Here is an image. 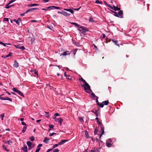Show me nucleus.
Segmentation results:
<instances>
[{"mask_svg": "<svg viewBox=\"0 0 152 152\" xmlns=\"http://www.w3.org/2000/svg\"><path fill=\"white\" fill-rule=\"evenodd\" d=\"M82 86L84 87V90L86 92L90 93V91L92 92V91L91 90L90 86L86 82L84 83V85H82Z\"/></svg>", "mask_w": 152, "mask_h": 152, "instance_id": "f257e3e1", "label": "nucleus"}, {"mask_svg": "<svg viewBox=\"0 0 152 152\" xmlns=\"http://www.w3.org/2000/svg\"><path fill=\"white\" fill-rule=\"evenodd\" d=\"M106 145L108 147H110L113 144L112 140L110 139H108L106 142Z\"/></svg>", "mask_w": 152, "mask_h": 152, "instance_id": "f03ea898", "label": "nucleus"}, {"mask_svg": "<svg viewBox=\"0 0 152 152\" xmlns=\"http://www.w3.org/2000/svg\"><path fill=\"white\" fill-rule=\"evenodd\" d=\"M72 24H74L75 25V26L77 27L80 28H81L83 29V32H84L86 31V29L83 26L80 27V25H79L77 23H71Z\"/></svg>", "mask_w": 152, "mask_h": 152, "instance_id": "7ed1b4c3", "label": "nucleus"}, {"mask_svg": "<svg viewBox=\"0 0 152 152\" xmlns=\"http://www.w3.org/2000/svg\"><path fill=\"white\" fill-rule=\"evenodd\" d=\"M12 90L13 91L18 94L20 96L24 97V95L20 91L16 89L15 88H13L12 89Z\"/></svg>", "mask_w": 152, "mask_h": 152, "instance_id": "20e7f679", "label": "nucleus"}, {"mask_svg": "<svg viewBox=\"0 0 152 152\" xmlns=\"http://www.w3.org/2000/svg\"><path fill=\"white\" fill-rule=\"evenodd\" d=\"M27 145L28 146V150H30L32 148L34 147V146L32 144L31 142L30 141H27L26 142Z\"/></svg>", "mask_w": 152, "mask_h": 152, "instance_id": "39448f33", "label": "nucleus"}, {"mask_svg": "<svg viewBox=\"0 0 152 152\" xmlns=\"http://www.w3.org/2000/svg\"><path fill=\"white\" fill-rule=\"evenodd\" d=\"M107 6L109 7L111 9H113L115 11H119L120 10V8H119L117 7H116L114 6H113V7H112L110 5H107Z\"/></svg>", "mask_w": 152, "mask_h": 152, "instance_id": "423d86ee", "label": "nucleus"}, {"mask_svg": "<svg viewBox=\"0 0 152 152\" xmlns=\"http://www.w3.org/2000/svg\"><path fill=\"white\" fill-rule=\"evenodd\" d=\"M97 122L98 123L99 125L100 126L101 130L102 131V133L100 136V137L104 134V128L102 127V122H100L99 121H97Z\"/></svg>", "mask_w": 152, "mask_h": 152, "instance_id": "0eeeda50", "label": "nucleus"}, {"mask_svg": "<svg viewBox=\"0 0 152 152\" xmlns=\"http://www.w3.org/2000/svg\"><path fill=\"white\" fill-rule=\"evenodd\" d=\"M56 121L58 122L60 125H61L62 124V123L63 121V119H61L60 118H56L55 119H54Z\"/></svg>", "mask_w": 152, "mask_h": 152, "instance_id": "6e6552de", "label": "nucleus"}, {"mask_svg": "<svg viewBox=\"0 0 152 152\" xmlns=\"http://www.w3.org/2000/svg\"><path fill=\"white\" fill-rule=\"evenodd\" d=\"M39 10L38 8H32L31 9H29L27 10L26 12H25V13H28V12H32L34 11L35 10Z\"/></svg>", "mask_w": 152, "mask_h": 152, "instance_id": "1a4fd4ad", "label": "nucleus"}, {"mask_svg": "<svg viewBox=\"0 0 152 152\" xmlns=\"http://www.w3.org/2000/svg\"><path fill=\"white\" fill-rule=\"evenodd\" d=\"M119 11L118 12V17L122 18H123V11L122 10H119Z\"/></svg>", "mask_w": 152, "mask_h": 152, "instance_id": "9d476101", "label": "nucleus"}, {"mask_svg": "<svg viewBox=\"0 0 152 152\" xmlns=\"http://www.w3.org/2000/svg\"><path fill=\"white\" fill-rule=\"evenodd\" d=\"M61 14L63 15H64L68 17L70 15V14L69 13H68L66 12H65L64 11H62Z\"/></svg>", "mask_w": 152, "mask_h": 152, "instance_id": "9b49d317", "label": "nucleus"}, {"mask_svg": "<svg viewBox=\"0 0 152 152\" xmlns=\"http://www.w3.org/2000/svg\"><path fill=\"white\" fill-rule=\"evenodd\" d=\"M21 150H23L24 152H27V146L25 145H24L23 147L22 148Z\"/></svg>", "mask_w": 152, "mask_h": 152, "instance_id": "f8f14e48", "label": "nucleus"}, {"mask_svg": "<svg viewBox=\"0 0 152 152\" xmlns=\"http://www.w3.org/2000/svg\"><path fill=\"white\" fill-rule=\"evenodd\" d=\"M68 141V140H61V141L58 142V145H63L65 142Z\"/></svg>", "mask_w": 152, "mask_h": 152, "instance_id": "ddd939ff", "label": "nucleus"}, {"mask_svg": "<svg viewBox=\"0 0 152 152\" xmlns=\"http://www.w3.org/2000/svg\"><path fill=\"white\" fill-rule=\"evenodd\" d=\"M64 10H65V11H67L69 12L72 14H73L74 12L71 9H65H65H64Z\"/></svg>", "mask_w": 152, "mask_h": 152, "instance_id": "4468645a", "label": "nucleus"}, {"mask_svg": "<svg viewBox=\"0 0 152 152\" xmlns=\"http://www.w3.org/2000/svg\"><path fill=\"white\" fill-rule=\"evenodd\" d=\"M70 54V53L69 51H67L66 52H64L63 54H61L60 55V56L62 55L63 56H66L67 55H69Z\"/></svg>", "mask_w": 152, "mask_h": 152, "instance_id": "2eb2a0df", "label": "nucleus"}, {"mask_svg": "<svg viewBox=\"0 0 152 152\" xmlns=\"http://www.w3.org/2000/svg\"><path fill=\"white\" fill-rule=\"evenodd\" d=\"M60 116V115L59 113H56L53 115V119H56V118H57L56 117V116Z\"/></svg>", "mask_w": 152, "mask_h": 152, "instance_id": "dca6fc26", "label": "nucleus"}, {"mask_svg": "<svg viewBox=\"0 0 152 152\" xmlns=\"http://www.w3.org/2000/svg\"><path fill=\"white\" fill-rule=\"evenodd\" d=\"M49 140L50 139H48L47 137H45L44 138V139L43 142L46 143L48 144Z\"/></svg>", "mask_w": 152, "mask_h": 152, "instance_id": "f3484780", "label": "nucleus"}, {"mask_svg": "<svg viewBox=\"0 0 152 152\" xmlns=\"http://www.w3.org/2000/svg\"><path fill=\"white\" fill-rule=\"evenodd\" d=\"M13 66L17 68L18 66V64L16 61H15Z\"/></svg>", "mask_w": 152, "mask_h": 152, "instance_id": "a211bd4d", "label": "nucleus"}, {"mask_svg": "<svg viewBox=\"0 0 152 152\" xmlns=\"http://www.w3.org/2000/svg\"><path fill=\"white\" fill-rule=\"evenodd\" d=\"M10 4H9V3H8V4H7L6 7H5V8H6V9H9L12 7L14 5H9Z\"/></svg>", "mask_w": 152, "mask_h": 152, "instance_id": "6ab92c4d", "label": "nucleus"}, {"mask_svg": "<svg viewBox=\"0 0 152 152\" xmlns=\"http://www.w3.org/2000/svg\"><path fill=\"white\" fill-rule=\"evenodd\" d=\"M39 5L38 4H30L28 5V7H33L34 6H37Z\"/></svg>", "mask_w": 152, "mask_h": 152, "instance_id": "aec40b11", "label": "nucleus"}, {"mask_svg": "<svg viewBox=\"0 0 152 152\" xmlns=\"http://www.w3.org/2000/svg\"><path fill=\"white\" fill-rule=\"evenodd\" d=\"M21 22L20 19L19 18H18L16 21V23L18 25H19L20 23Z\"/></svg>", "mask_w": 152, "mask_h": 152, "instance_id": "412c9836", "label": "nucleus"}, {"mask_svg": "<svg viewBox=\"0 0 152 152\" xmlns=\"http://www.w3.org/2000/svg\"><path fill=\"white\" fill-rule=\"evenodd\" d=\"M92 111L93 113H94L96 115V117L97 116L98 113V112L97 110H92Z\"/></svg>", "mask_w": 152, "mask_h": 152, "instance_id": "4be33fe9", "label": "nucleus"}, {"mask_svg": "<svg viewBox=\"0 0 152 152\" xmlns=\"http://www.w3.org/2000/svg\"><path fill=\"white\" fill-rule=\"evenodd\" d=\"M112 41L116 45L119 46L118 45V41L116 40H115L114 39H112Z\"/></svg>", "mask_w": 152, "mask_h": 152, "instance_id": "5701e85b", "label": "nucleus"}, {"mask_svg": "<svg viewBox=\"0 0 152 152\" xmlns=\"http://www.w3.org/2000/svg\"><path fill=\"white\" fill-rule=\"evenodd\" d=\"M31 72H32L34 74H37V72L35 69L31 70Z\"/></svg>", "mask_w": 152, "mask_h": 152, "instance_id": "b1692460", "label": "nucleus"}, {"mask_svg": "<svg viewBox=\"0 0 152 152\" xmlns=\"http://www.w3.org/2000/svg\"><path fill=\"white\" fill-rule=\"evenodd\" d=\"M27 129L26 126H24L22 131L23 133H24L26 131Z\"/></svg>", "mask_w": 152, "mask_h": 152, "instance_id": "393cba45", "label": "nucleus"}, {"mask_svg": "<svg viewBox=\"0 0 152 152\" xmlns=\"http://www.w3.org/2000/svg\"><path fill=\"white\" fill-rule=\"evenodd\" d=\"M103 102L104 105H107L109 103V101L107 100L103 101Z\"/></svg>", "mask_w": 152, "mask_h": 152, "instance_id": "a878e982", "label": "nucleus"}, {"mask_svg": "<svg viewBox=\"0 0 152 152\" xmlns=\"http://www.w3.org/2000/svg\"><path fill=\"white\" fill-rule=\"evenodd\" d=\"M2 147L4 149V150H5L7 151L8 152L10 150L8 149H7L6 148V147L5 146V145H3L2 146Z\"/></svg>", "mask_w": 152, "mask_h": 152, "instance_id": "bb28decb", "label": "nucleus"}, {"mask_svg": "<svg viewBox=\"0 0 152 152\" xmlns=\"http://www.w3.org/2000/svg\"><path fill=\"white\" fill-rule=\"evenodd\" d=\"M53 9H56L58 10H61V8L58 7H56L55 6H53Z\"/></svg>", "mask_w": 152, "mask_h": 152, "instance_id": "cd10ccee", "label": "nucleus"}, {"mask_svg": "<svg viewBox=\"0 0 152 152\" xmlns=\"http://www.w3.org/2000/svg\"><path fill=\"white\" fill-rule=\"evenodd\" d=\"M29 139L31 141H34V137L33 136H32L29 137Z\"/></svg>", "mask_w": 152, "mask_h": 152, "instance_id": "c85d7f7f", "label": "nucleus"}, {"mask_svg": "<svg viewBox=\"0 0 152 152\" xmlns=\"http://www.w3.org/2000/svg\"><path fill=\"white\" fill-rule=\"evenodd\" d=\"M45 117L47 118H49V112H45Z\"/></svg>", "mask_w": 152, "mask_h": 152, "instance_id": "c756f323", "label": "nucleus"}, {"mask_svg": "<svg viewBox=\"0 0 152 152\" xmlns=\"http://www.w3.org/2000/svg\"><path fill=\"white\" fill-rule=\"evenodd\" d=\"M99 105L102 108L103 107L104 105L103 102L101 103H99Z\"/></svg>", "mask_w": 152, "mask_h": 152, "instance_id": "7c9ffc66", "label": "nucleus"}, {"mask_svg": "<svg viewBox=\"0 0 152 152\" xmlns=\"http://www.w3.org/2000/svg\"><path fill=\"white\" fill-rule=\"evenodd\" d=\"M5 143H7L8 145H11V144L12 143V142L11 140H8L7 142H6Z\"/></svg>", "mask_w": 152, "mask_h": 152, "instance_id": "2f4dec72", "label": "nucleus"}, {"mask_svg": "<svg viewBox=\"0 0 152 152\" xmlns=\"http://www.w3.org/2000/svg\"><path fill=\"white\" fill-rule=\"evenodd\" d=\"M5 100H7L10 101L11 102L12 101V99L10 98L9 97H6L5 98Z\"/></svg>", "mask_w": 152, "mask_h": 152, "instance_id": "473e14b6", "label": "nucleus"}, {"mask_svg": "<svg viewBox=\"0 0 152 152\" xmlns=\"http://www.w3.org/2000/svg\"><path fill=\"white\" fill-rule=\"evenodd\" d=\"M49 127L50 128L49 130H51V129H53L54 126L53 125H50L49 126Z\"/></svg>", "mask_w": 152, "mask_h": 152, "instance_id": "72a5a7b5", "label": "nucleus"}, {"mask_svg": "<svg viewBox=\"0 0 152 152\" xmlns=\"http://www.w3.org/2000/svg\"><path fill=\"white\" fill-rule=\"evenodd\" d=\"M85 136L87 138H88L89 137L88 134L86 131H85Z\"/></svg>", "mask_w": 152, "mask_h": 152, "instance_id": "f704fd0d", "label": "nucleus"}, {"mask_svg": "<svg viewBox=\"0 0 152 152\" xmlns=\"http://www.w3.org/2000/svg\"><path fill=\"white\" fill-rule=\"evenodd\" d=\"M58 145V144H56L53 145V148L52 149H53L55 148L56 147H57Z\"/></svg>", "mask_w": 152, "mask_h": 152, "instance_id": "c9c22d12", "label": "nucleus"}, {"mask_svg": "<svg viewBox=\"0 0 152 152\" xmlns=\"http://www.w3.org/2000/svg\"><path fill=\"white\" fill-rule=\"evenodd\" d=\"M100 148H96L95 151V152H100Z\"/></svg>", "mask_w": 152, "mask_h": 152, "instance_id": "e433bc0d", "label": "nucleus"}, {"mask_svg": "<svg viewBox=\"0 0 152 152\" xmlns=\"http://www.w3.org/2000/svg\"><path fill=\"white\" fill-rule=\"evenodd\" d=\"M79 120L81 122H82L83 121V119L82 117L79 118Z\"/></svg>", "mask_w": 152, "mask_h": 152, "instance_id": "4c0bfd02", "label": "nucleus"}, {"mask_svg": "<svg viewBox=\"0 0 152 152\" xmlns=\"http://www.w3.org/2000/svg\"><path fill=\"white\" fill-rule=\"evenodd\" d=\"M15 1H16V0H11L8 3H9V4H11L12 3L15 2Z\"/></svg>", "mask_w": 152, "mask_h": 152, "instance_id": "58836bf2", "label": "nucleus"}, {"mask_svg": "<svg viewBox=\"0 0 152 152\" xmlns=\"http://www.w3.org/2000/svg\"><path fill=\"white\" fill-rule=\"evenodd\" d=\"M56 134V133H55L54 132H53L49 134V135L51 137V136H53L54 134Z\"/></svg>", "mask_w": 152, "mask_h": 152, "instance_id": "ea45409f", "label": "nucleus"}, {"mask_svg": "<svg viewBox=\"0 0 152 152\" xmlns=\"http://www.w3.org/2000/svg\"><path fill=\"white\" fill-rule=\"evenodd\" d=\"M112 11L114 13V14H115L114 15L115 16L118 17V13H117V12H115L113 11Z\"/></svg>", "mask_w": 152, "mask_h": 152, "instance_id": "a19ab883", "label": "nucleus"}, {"mask_svg": "<svg viewBox=\"0 0 152 152\" xmlns=\"http://www.w3.org/2000/svg\"><path fill=\"white\" fill-rule=\"evenodd\" d=\"M80 80L81 81H82L84 83L86 82V81L84 80L83 78L81 77L80 79Z\"/></svg>", "mask_w": 152, "mask_h": 152, "instance_id": "79ce46f5", "label": "nucleus"}, {"mask_svg": "<svg viewBox=\"0 0 152 152\" xmlns=\"http://www.w3.org/2000/svg\"><path fill=\"white\" fill-rule=\"evenodd\" d=\"M4 21L8 22L9 19L7 18H4Z\"/></svg>", "mask_w": 152, "mask_h": 152, "instance_id": "37998d69", "label": "nucleus"}, {"mask_svg": "<svg viewBox=\"0 0 152 152\" xmlns=\"http://www.w3.org/2000/svg\"><path fill=\"white\" fill-rule=\"evenodd\" d=\"M91 95L92 96H93L94 97H96V98L97 99V96L95 95V94L92 93L91 94Z\"/></svg>", "mask_w": 152, "mask_h": 152, "instance_id": "c03bdc74", "label": "nucleus"}, {"mask_svg": "<svg viewBox=\"0 0 152 152\" xmlns=\"http://www.w3.org/2000/svg\"><path fill=\"white\" fill-rule=\"evenodd\" d=\"M59 151V150L57 149H56L53 150V152H58Z\"/></svg>", "mask_w": 152, "mask_h": 152, "instance_id": "a18cd8bd", "label": "nucleus"}, {"mask_svg": "<svg viewBox=\"0 0 152 152\" xmlns=\"http://www.w3.org/2000/svg\"><path fill=\"white\" fill-rule=\"evenodd\" d=\"M20 49H21L22 50H23L25 49L24 47L23 46L20 47Z\"/></svg>", "mask_w": 152, "mask_h": 152, "instance_id": "49530a36", "label": "nucleus"}, {"mask_svg": "<svg viewBox=\"0 0 152 152\" xmlns=\"http://www.w3.org/2000/svg\"><path fill=\"white\" fill-rule=\"evenodd\" d=\"M2 57V58H8L9 57V56H8L7 55H6V56H1Z\"/></svg>", "mask_w": 152, "mask_h": 152, "instance_id": "de8ad7c7", "label": "nucleus"}, {"mask_svg": "<svg viewBox=\"0 0 152 152\" xmlns=\"http://www.w3.org/2000/svg\"><path fill=\"white\" fill-rule=\"evenodd\" d=\"M48 8H49V9H50L51 10L54 9L53 8V6L48 7Z\"/></svg>", "mask_w": 152, "mask_h": 152, "instance_id": "09e8293b", "label": "nucleus"}, {"mask_svg": "<svg viewBox=\"0 0 152 152\" xmlns=\"http://www.w3.org/2000/svg\"><path fill=\"white\" fill-rule=\"evenodd\" d=\"M105 37V35L104 34H103L102 35H101V37L102 38H104Z\"/></svg>", "mask_w": 152, "mask_h": 152, "instance_id": "8fccbe9b", "label": "nucleus"}, {"mask_svg": "<svg viewBox=\"0 0 152 152\" xmlns=\"http://www.w3.org/2000/svg\"><path fill=\"white\" fill-rule=\"evenodd\" d=\"M21 124L22 125L25 126H27L26 124L24 122H22Z\"/></svg>", "mask_w": 152, "mask_h": 152, "instance_id": "3c124183", "label": "nucleus"}, {"mask_svg": "<svg viewBox=\"0 0 152 152\" xmlns=\"http://www.w3.org/2000/svg\"><path fill=\"white\" fill-rule=\"evenodd\" d=\"M15 46L16 48H18V49H20V46H19V45H15Z\"/></svg>", "mask_w": 152, "mask_h": 152, "instance_id": "603ef678", "label": "nucleus"}, {"mask_svg": "<svg viewBox=\"0 0 152 152\" xmlns=\"http://www.w3.org/2000/svg\"><path fill=\"white\" fill-rule=\"evenodd\" d=\"M67 79H71V77L70 75H67Z\"/></svg>", "mask_w": 152, "mask_h": 152, "instance_id": "864d4df0", "label": "nucleus"}, {"mask_svg": "<svg viewBox=\"0 0 152 152\" xmlns=\"http://www.w3.org/2000/svg\"><path fill=\"white\" fill-rule=\"evenodd\" d=\"M40 149V148H39L37 149L36 150L35 152H39V151Z\"/></svg>", "mask_w": 152, "mask_h": 152, "instance_id": "5fc2aeb1", "label": "nucleus"}, {"mask_svg": "<svg viewBox=\"0 0 152 152\" xmlns=\"http://www.w3.org/2000/svg\"><path fill=\"white\" fill-rule=\"evenodd\" d=\"M12 53L11 52H10L7 55L8 56H9V57L11 56H12Z\"/></svg>", "mask_w": 152, "mask_h": 152, "instance_id": "6e6d98bb", "label": "nucleus"}, {"mask_svg": "<svg viewBox=\"0 0 152 152\" xmlns=\"http://www.w3.org/2000/svg\"><path fill=\"white\" fill-rule=\"evenodd\" d=\"M0 99L2 100H5V98L3 97L0 96Z\"/></svg>", "mask_w": 152, "mask_h": 152, "instance_id": "4d7b16f0", "label": "nucleus"}, {"mask_svg": "<svg viewBox=\"0 0 152 152\" xmlns=\"http://www.w3.org/2000/svg\"><path fill=\"white\" fill-rule=\"evenodd\" d=\"M98 98L97 97V99H96V103H97V104L98 105H99V102H98Z\"/></svg>", "mask_w": 152, "mask_h": 152, "instance_id": "13d9d810", "label": "nucleus"}, {"mask_svg": "<svg viewBox=\"0 0 152 152\" xmlns=\"http://www.w3.org/2000/svg\"><path fill=\"white\" fill-rule=\"evenodd\" d=\"M26 13H25V12H24V13H22V14H20V15L22 16H24L25 14H26Z\"/></svg>", "mask_w": 152, "mask_h": 152, "instance_id": "bf43d9fd", "label": "nucleus"}, {"mask_svg": "<svg viewBox=\"0 0 152 152\" xmlns=\"http://www.w3.org/2000/svg\"><path fill=\"white\" fill-rule=\"evenodd\" d=\"M94 20L92 19L91 18L89 19V21L92 22H93L94 21Z\"/></svg>", "mask_w": 152, "mask_h": 152, "instance_id": "052dcab7", "label": "nucleus"}, {"mask_svg": "<svg viewBox=\"0 0 152 152\" xmlns=\"http://www.w3.org/2000/svg\"><path fill=\"white\" fill-rule=\"evenodd\" d=\"M34 38H32L31 39V43H32L34 41Z\"/></svg>", "mask_w": 152, "mask_h": 152, "instance_id": "680f3d73", "label": "nucleus"}, {"mask_svg": "<svg viewBox=\"0 0 152 152\" xmlns=\"http://www.w3.org/2000/svg\"><path fill=\"white\" fill-rule=\"evenodd\" d=\"M42 146V144H40L38 145L37 147H38V148H39L40 147Z\"/></svg>", "mask_w": 152, "mask_h": 152, "instance_id": "e2e57ef3", "label": "nucleus"}, {"mask_svg": "<svg viewBox=\"0 0 152 152\" xmlns=\"http://www.w3.org/2000/svg\"><path fill=\"white\" fill-rule=\"evenodd\" d=\"M48 9H49V8H48V7H47L46 8V9L43 8L42 9V10H46Z\"/></svg>", "mask_w": 152, "mask_h": 152, "instance_id": "0e129e2a", "label": "nucleus"}, {"mask_svg": "<svg viewBox=\"0 0 152 152\" xmlns=\"http://www.w3.org/2000/svg\"><path fill=\"white\" fill-rule=\"evenodd\" d=\"M1 45H3L4 46H6V43H4L2 42Z\"/></svg>", "mask_w": 152, "mask_h": 152, "instance_id": "69168bd1", "label": "nucleus"}, {"mask_svg": "<svg viewBox=\"0 0 152 152\" xmlns=\"http://www.w3.org/2000/svg\"><path fill=\"white\" fill-rule=\"evenodd\" d=\"M4 114L3 113L2 114H1L0 115V116L2 118H3L4 117Z\"/></svg>", "mask_w": 152, "mask_h": 152, "instance_id": "338daca9", "label": "nucleus"}, {"mask_svg": "<svg viewBox=\"0 0 152 152\" xmlns=\"http://www.w3.org/2000/svg\"><path fill=\"white\" fill-rule=\"evenodd\" d=\"M41 121V119L38 120H37L36 121L37 123H39Z\"/></svg>", "mask_w": 152, "mask_h": 152, "instance_id": "774afa93", "label": "nucleus"}]
</instances>
